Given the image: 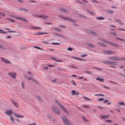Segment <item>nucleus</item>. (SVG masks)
<instances>
[{"mask_svg":"<svg viewBox=\"0 0 125 125\" xmlns=\"http://www.w3.org/2000/svg\"><path fill=\"white\" fill-rule=\"evenodd\" d=\"M98 100L99 101H102L104 100V99L102 98H99L98 99Z\"/></svg>","mask_w":125,"mask_h":125,"instance_id":"44","label":"nucleus"},{"mask_svg":"<svg viewBox=\"0 0 125 125\" xmlns=\"http://www.w3.org/2000/svg\"><path fill=\"white\" fill-rule=\"evenodd\" d=\"M63 121L65 125H71V123L66 118L63 117L62 118Z\"/></svg>","mask_w":125,"mask_h":125,"instance_id":"1","label":"nucleus"},{"mask_svg":"<svg viewBox=\"0 0 125 125\" xmlns=\"http://www.w3.org/2000/svg\"><path fill=\"white\" fill-rule=\"evenodd\" d=\"M76 59H77V60H80V61H85L86 60H85V59H80L79 58H76Z\"/></svg>","mask_w":125,"mask_h":125,"instance_id":"36","label":"nucleus"},{"mask_svg":"<svg viewBox=\"0 0 125 125\" xmlns=\"http://www.w3.org/2000/svg\"><path fill=\"white\" fill-rule=\"evenodd\" d=\"M92 2H93L94 3H96V4L98 3V1L95 0H92Z\"/></svg>","mask_w":125,"mask_h":125,"instance_id":"48","label":"nucleus"},{"mask_svg":"<svg viewBox=\"0 0 125 125\" xmlns=\"http://www.w3.org/2000/svg\"><path fill=\"white\" fill-rule=\"evenodd\" d=\"M32 48H36L39 49H40V48L38 46H32Z\"/></svg>","mask_w":125,"mask_h":125,"instance_id":"32","label":"nucleus"},{"mask_svg":"<svg viewBox=\"0 0 125 125\" xmlns=\"http://www.w3.org/2000/svg\"><path fill=\"white\" fill-rule=\"evenodd\" d=\"M82 0L85 3H87L88 4L89 3L88 2L87 0Z\"/></svg>","mask_w":125,"mask_h":125,"instance_id":"60","label":"nucleus"},{"mask_svg":"<svg viewBox=\"0 0 125 125\" xmlns=\"http://www.w3.org/2000/svg\"><path fill=\"white\" fill-rule=\"evenodd\" d=\"M51 44L53 45H59V43L58 42L54 43L53 42H52Z\"/></svg>","mask_w":125,"mask_h":125,"instance_id":"37","label":"nucleus"},{"mask_svg":"<svg viewBox=\"0 0 125 125\" xmlns=\"http://www.w3.org/2000/svg\"><path fill=\"white\" fill-rule=\"evenodd\" d=\"M5 113L7 115H9L10 114H12V113L11 110H9L6 111Z\"/></svg>","mask_w":125,"mask_h":125,"instance_id":"13","label":"nucleus"},{"mask_svg":"<svg viewBox=\"0 0 125 125\" xmlns=\"http://www.w3.org/2000/svg\"><path fill=\"white\" fill-rule=\"evenodd\" d=\"M113 46H114L115 47H118L119 46V45L117 44H115V43H114V44L113 45Z\"/></svg>","mask_w":125,"mask_h":125,"instance_id":"58","label":"nucleus"},{"mask_svg":"<svg viewBox=\"0 0 125 125\" xmlns=\"http://www.w3.org/2000/svg\"><path fill=\"white\" fill-rule=\"evenodd\" d=\"M109 82L110 83H114L115 84H117V83H114V82L113 81H109Z\"/></svg>","mask_w":125,"mask_h":125,"instance_id":"52","label":"nucleus"},{"mask_svg":"<svg viewBox=\"0 0 125 125\" xmlns=\"http://www.w3.org/2000/svg\"><path fill=\"white\" fill-rule=\"evenodd\" d=\"M95 68L96 69L98 70H101L102 69V68L99 67H96Z\"/></svg>","mask_w":125,"mask_h":125,"instance_id":"51","label":"nucleus"},{"mask_svg":"<svg viewBox=\"0 0 125 125\" xmlns=\"http://www.w3.org/2000/svg\"><path fill=\"white\" fill-rule=\"evenodd\" d=\"M53 28L54 30H56V31H61L60 30V29H58L57 27H54Z\"/></svg>","mask_w":125,"mask_h":125,"instance_id":"34","label":"nucleus"},{"mask_svg":"<svg viewBox=\"0 0 125 125\" xmlns=\"http://www.w3.org/2000/svg\"><path fill=\"white\" fill-rule=\"evenodd\" d=\"M51 81L52 82H56V79H52Z\"/></svg>","mask_w":125,"mask_h":125,"instance_id":"53","label":"nucleus"},{"mask_svg":"<svg viewBox=\"0 0 125 125\" xmlns=\"http://www.w3.org/2000/svg\"><path fill=\"white\" fill-rule=\"evenodd\" d=\"M5 14L3 13V12H0V15L2 16H5Z\"/></svg>","mask_w":125,"mask_h":125,"instance_id":"41","label":"nucleus"},{"mask_svg":"<svg viewBox=\"0 0 125 125\" xmlns=\"http://www.w3.org/2000/svg\"><path fill=\"white\" fill-rule=\"evenodd\" d=\"M10 120H11V122L12 123H14V120L13 119V117L11 115H10Z\"/></svg>","mask_w":125,"mask_h":125,"instance_id":"21","label":"nucleus"},{"mask_svg":"<svg viewBox=\"0 0 125 125\" xmlns=\"http://www.w3.org/2000/svg\"><path fill=\"white\" fill-rule=\"evenodd\" d=\"M8 20L11 21L12 22H14V20H11L10 19H7Z\"/></svg>","mask_w":125,"mask_h":125,"instance_id":"47","label":"nucleus"},{"mask_svg":"<svg viewBox=\"0 0 125 125\" xmlns=\"http://www.w3.org/2000/svg\"><path fill=\"white\" fill-rule=\"evenodd\" d=\"M53 111L57 115H59L60 114L59 110L56 107H53L52 108Z\"/></svg>","mask_w":125,"mask_h":125,"instance_id":"6","label":"nucleus"},{"mask_svg":"<svg viewBox=\"0 0 125 125\" xmlns=\"http://www.w3.org/2000/svg\"><path fill=\"white\" fill-rule=\"evenodd\" d=\"M87 56V55L86 54H81V56L82 57H84Z\"/></svg>","mask_w":125,"mask_h":125,"instance_id":"35","label":"nucleus"},{"mask_svg":"<svg viewBox=\"0 0 125 125\" xmlns=\"http://www.w3.org/2000/svg\"><path fill=\"white\" fill-rule=\"evenodd\" d=\"M101 117L102 119H105L107 118L108 117V116L107 115H103L101 116Z\"/></svg>","mask_w":125,"mask_h":125,"instance_id":"30","label":"nucleus"},{"mask_svg":"<svg viewBox=\"0 0 125 125\" xmlns=\"http://www.w3.org/2000/svg\"><path fill=\"white\" fill-rule=\"evenodd\" d=\"M67 49H68V50L70 51H72V50H73V48H72L70 47H68V48Z\"/></svg>","mask_w":125,"mask_h":125,"instance_id":"38","label":"nucleus"},{"mask_svg":"<svg viewBox=\"0 0 125 125\" xmlns=\"http://www.w3.org/2000/svg\"><path fill=\"white\" fill-rule=\"evenodd\" d=\"M96 79L98 80L100 82H103L104 81V79H103L99 77H97L96 78Z\"/></svg>","mask_w":125,"mask_h":125,"instance_id":"18","label":"nucleus"},{"mask_svg":"<svg viewBox=\"0 0 125 125\" xmlns=\"http://www.w3.org/2000/svg\"><path fill=\"white\" fill-rule=\"evenodd\" d=\"M89 14H91L92 15H95V14L93 12H91V11H89Z\"/></svg>","mask_w":125,"mask_h":125,"instance_id":"49","label":"nucleus"},{"mask_svg":"<svg viewBox=\"0 0 125 125\" xmlns=\"http://www.w3.org/2000/svg\"><path fill=\"white\" fill-rule=\"evenodd\" d=\"M12 104L17 107H18V104L15 101H13L12 102Z\"/></svg>","mask_w":125,"mask_h":125,"instance_id":"19","label":"nucleus"},{"mask_svg":"<svg viewBox=\"0 0 125 125\" xmlns=\"http://www.w3.org/2000/svg\"><path fill=\"white\" fill-rule=\"evenodd\" d=\"M113 46H114L115 47H118L119 46V45L117 44H115V43H114V44L113 45Z\"/></svg>","mask_w":125,"mask_h":125,"instance_id":"57","label":"nucleus"},{"mask_svg":"<svg viewBox=\"0 0 125 125\" xmlns=\"http://www.w3.org/2000/svg\"><path fill=\"white\" fill-rule=\"evenodd\" d=\"M20 10L22 11H24L25 12H27L28 11V10L26 9H20Z\"/></svg>","mask_w":125,"mask_h":125,"instance_id":"39","label":"nucleus"},{"mask_svg":"<svg viewBox=\"0 0 125 125\" xmlns=\"http://www.w3.org/2000/svg\"><path fill=\"white\" fill-rule=\"evenodd\" d=\"M51 59L52 60H54L56 61H61L60 60H57V58L55 57H52Z\"/></svg>","mask_w":125,"mask_h":125,"instance_id":"26","label":"nucleus"},{"mask_svg":"<svg viewBox=\"0 0 125 125\" xmlns=\"http://www.w3.org/2000/svg\"><path fill=\"white\" fill-rule=\"evenodd\" d=\"M11 37V36H6V38L7 39H10Z\"/></svg>","mask_w":125,"mask_h":125,"instance_id":"54","label":"nucleus"},{"mask_svg":"<svg viewBox=\"0 0 125 125\" xmlns=\"http://www.w3.org/2000/svg\"><path fill=\"white\" fill-rule=\"evenodd\" d=\"M91 34H92V35H94L95 36H97V34L96 33L94 32H93L92 31V33Z\"/></svg>","mask_w":125,"mask_h":125,"instance_id":"40","label":"nucleus"},{"mask_svg":"<svg viewBox=\"0 0 125 125\" xmlns=\"http://www.w3.org/2000/svg\"><path fill=\"white\" fill-rule=\"evenodd\" d=\"M70 82L71 83H72L74 85H76V83L74 82V81L73 80H72L70 81Z\"/></svg>","mask_w":125,"mask_h":125,"instance_id":"31","label":"nucleus"},{"mask_svg":"<svg viewBox=\"0 0 125 125\" xmlns=\"http://www.w3.org/2000/svg\"><path fill=\"white\" fill-rule=\"evenodd\" d=\"M111 62H109V61H103L102 62V63H104L105 64H108V65H110L111 64Z\"/></svg>","mask_w":125,"mask_h":125,"instance_id":"14","label":"nucleus"},{"mask_svg":"<svg viewBox=\"0 0 125 125\" xmlns=\"http://www.w3.org/2000/svg\"><path fill=\"white\" fill-rule=\"evenodd\" d=\"M52 34H54V35L57 36H58L59 37L62 38H65V37L64 36L61 34H58L57 33H55L54 32H52Z\"/></svg>","mask_w":125,"mask_h":125,"instance_id":"8","label":"nucleus"},{"mask_svg":"<svg viewBox=\"0 0 125 125\" xmlns=\"http://www.w3.org/2000/svg\"><path fill=\"white\" fill-rule=\"evenodd\" d=\"M87 32L88 33L91 34L92 33V31L90 30H87Z\"/></svg>","mask_w":125,"mask_h":125,"instance_id":"50","label":"nucleus"},{"mask_svg":"<svg viewBox=\"0 0 125 125\" xmlns=\"http://www.w3.org/2000/svg\"><path fill=\"white\" fill-rule=\"evenodd\" d=\"M55 102H56V103L57 104H58L59 105H60V104H61L59 103V102L58 101H55Z\"/></svg>","mask_w":125,"mask_h":125,"instance_id":"59","label":"nucleus"},{"mask_svg":"<svg viewBox=\"0 0 125 125\" xmlns=\"http://www.w3.org/2000/svg\"><path fill=\"white\" fill-rule=\"evenodd\" d=\"M120 60H124L125 61V57H123L121 58H120Z\"/></svg>","mask_w":125,"mask_h":125,"instance_id":"63","label":"nucleus"},{"mask_svg":"<svg viewBox=\"0 0 125 125\" xmlns=\"http://www.w3.org/2000/svg\"><path fill=\"white\" fill-rule=\"evenodd\" d=\"M109 59L110 60L115 61H118L121 59L118 57H111L109 58Z\"/></svg>","mask_w":125,"mask_h":125,"instance_id":"5","label":"nucleus"},{"mask_svg":"<svg viewBox=\"0 0 125 125\" xmlns=\"http://www.w3.org/2000/svg\"><path fill=\"white\" fill-rule=\"evenodd\" d=\"M104 42L106 43H109V42L108 41H107L106 40H105L104 41Z\"/></svg>","mask_w":125,"mask_h":125,"instance_id":"62","label":"nucleus"},{"mask_svg":"<svg viewBox=\"0 0 125 125\" xmlns=\"http://www.w3.org/2000/svg\"><path fill=\"white\" fill-rule=\"evenodd\" d=\"M0 59L2 60V61L6 63L10 64L11 63L10 62L5 59H4L3 58H1Z\"/></svg>","mask_w":125,"mask_h":125,"instance_id":"10","label":"nucleus"},{"mask_svg":"<svg viewBox=\"0 0 125 125\" xmlns=\"http://www.w3.org/2000/svg\"><path fill=\"white\" fill-rule=\"evenodd\" d=\"M118 104H119L121 105H123L124 106L125 105V104L124 103V102H119L118 103Z\"/></svg>","mask_w":125,"mask_h":125,"instance_id":"25","label":"nucleus"},{"mask_svg":"<svg viewBox=\"0 0 125 125\" xmlns=\"http://www.w3.org/2000/svg\"><path fill=\"white\" fill-rule=\"evenodd\" d=\"M115 21L116 22L118 23L120 25H124V24L123 22H122L121 21L117 19H115Z\"/></svg>","mask_w":125,"mask_h":125,"instance_id":"11","label":"nucleus"},{"mask_svg":"<svg viewBox=\"0 0 125 125\" xmlns=\"http://www.w3.org/2000/svg\"><path fill=\"white\" fill-rule=\"evenodd\" d=\"M32 28L34 30H38L39 29H41V28H40L36 27L33 26L32 27Z\"/></svg>","mask_w":125,"mask_h":125,"instance_id":"29","label":"nucleus"},{"mask_svg":"<svg viewBox=\"0 0 125 125\" xmlns=\"http://www.w3.org/2000/svg\"><path fill=\"white\" fill-rule=\"evenodd\" d=\"M107 12L111 14H113L114 13V12L111 10H108Z\"/></svg>","mask_w":125,"mask_h":125,"instance_id":"33","label":"nucleus"},{"mask_svg":"<svg viewBox=\"0 0 125 125\" xmlns=\"http://www.w3.org/2000/svg\"><path fill=\"white\" fill-rule=\"evenodd\" d=\"M62 109L63 111L66 113L67 114L69 113V112L67 111V110L65 109V108L63 106V105H61V104H60L59 105Z\"/></svg>","mask_w":125,"mask_h":125,"instance_id":"9","label":"nucleus"},{"mask_svg":"<svg viewBox=\"0 0 125 125\" xmlns=\"http://www.w3.org/2000/svg\"><path fill=\"white\" fill-rule=\"evenodd\" d=\"M48 33H45L44 32H39L38 34V35H42L43 34H47Z\"/></svg>","mask_w":125,"mask_h":125,"instance_id":"27","label":"nucleus"},{"mask_svg":"<svg viewBox=\"0 0 125 125\" xmlns=\"http://www.w3.org/2000/svg\"><path fill=\"white\" fill-rule=\"evenodd\" d=\"M37 16L39 17L45 19H46L47 18V16L45 15H38Z\"/></svg>","mask_w":125,"mask_h":125,"instance_id":"15","label":"nucleus"},{"mask_svg":"<svg viewBox=\"0 0 125 125\" xmlns=\"http://www.w3.org/2000/svg\"><path fill=\"white\" fill-rule=\"evenodd\" d=\"M103 53L107 55L108 54H113L115 55V53L113 51H103Z\"/></svg>","mask_w":125,"mask_h":125,"instance_id":"3","label":"nucleus"},{"mask_svg":"<svg viewBox=\"0 0 125 125\" xmlns=\"http://www.w3.org/2000/svg\"><path fill=\"white\" fill-rule=\"evenodd\" d=\"M97 43L99 45L101 46L102 47H105L106 46V45H104L103 43L100 42H98Z\"/></svg>","mask_w":125,"mask_h":125,"instance_id":"23","label":"nucleus"},{"mask_svg":"<svg viewBox=\"0 0 125 125\" xmlns=\"http://www.w3.org/2000/svg\"><path fill=\"white\" fill-rule=\"evenodd\" d=\"M87 45L91 48H94L95 47V46L94 45L91 43H87Z\"/></svg>","mask_w":125,"mask_h":125,"instance_id":"20","label":"nucleus"},{"mask_svg":"<svg viewBox=\"0 0 125 125\" xmlns=\"http://www.w3.org/2000/svg\"><path fill=\"white\" fill-rule=\"evenodd\" d=\"M58 9L60 10L61 11L63 12L64 13H67L68 12V11L67 10L64 9L62 8H58Z\"/></svg>","mask_w":125,"mask_h":125,"instance_id":"12","label":"nucleus"},{"mask_svg":"<svg viewBox=\"0 0 125 125\" xmlns=\"http://www.w3.org/2000/svg\"><path fill=\"white\" fill-rule=\"evenodd\" d=\"M76 91L75 90H73L71 92V94L72 95L75 94V93H76Z\"/></svg>","mask_w":125,"mask_h":125,"instance_id":"28","label":"nucleus"},{"mask_svg":"<svg viewBox=\"0 0 125 125\" xmlns=\"http://www.w3.org/2000/svg\"><path fill=\"white\" fill-rule=\"evenodd\" d=\"M8 74L9 76H10L12 78L15 79V76L16 74L15 73H9Z\"/></svg>","mask_w":125,"mask_h":125,"instance_id":"7","label":"nucleus"},{"mask_svg":"<svg viewBox=\"0 0 125 125\" xmlns=\"http://www.w3.org/2000/svg\"><path fill=\"white\" fill-rule=\"evenodd\" d=\"M96 18L97 20H103L104 19V17L99 16L96 17Z\"/></svg>","mask_w":125,"mask_h":125,"instance_id":"16","label":"nucleus"},{"mask_svg":"<svg viewBox=\"0 0 125 125\" xmlns=\"http://www.w3.org/2000/svg\"><path fill=\"white\" fill-rule=\"evenodd\" d=\"M0 48L4 49H5V47L4 46L1 45H0Z\"/></svg>","mask_w":125,"mask_h":125,"instance_id":"43","label":"nucleus"},{"mask_svg":"<svg viewBox=\"0 0 125 125\" xmlns=\"http://www.w3.org/2000/svg\"><path fill=\"white\" fill-rule=\"evenodd\" d=\"M111 8L112 9H117V7H113L112 6L111 7Z\"/></svg>","mask_w":125,"mask_h":125,"instance_id":"61","label":"nucleus"},{"mask_svg":"<svg viewBox=\"0 0 125 125\" xmlns=\"http://www.w3.org/2000/svg\"><path fill=\"white\" fill-rule=\"evenodd\" d=\"M118 29L119 30H120L122 31H125V29H124L122 28H118Z\"/></svg>","mask_w":125,"mask_h":125,"instance_id":"45","label":"nucleus"},{"mask_svg":"<svg viewBox=\"0 0 125 125\" xmlns=\"http://www.w3.org/2000/svg\"><path fill=\"white\" fill-rule=\"evenodd\" d=\"M76 95H79V93L78 92H76V93H75V94Z\"/></svg>","mask_w":125,"mask_h":125,"instance_id":"56","label":"nucleus"},{"mask_svg":"<svg viewBox=\"0 0 125 125\" xmlns=\"http://www.w3.org/2000/svg\"><path fill=\"white\" fill-rule=\"evenodd\" d=\"M94 96H105L104 95V94L102 93H99L98 94H94Z\"/></svg>","mask_w":125,"mask_h":125,"instance_id":"17","label":"nucleus"},{"mask_svg":"<svg viewBox=\"0 0 125 125\" xmlns=\"http://www.w3.org/2000/svg\"><path fill=\"white\" fill-rule=\"evenodd\" d=\"M109 26H111V27H116V26H115L114 25H113V24H109Z\"/></svg>","mask_w":125,"mask_h":125,"instance_id":"42","label":"nucleus"},{"mask_svg":"<svg viewBox=\"0 0 125 125\" xmlns=\"http://www.w3.org/2000/svg\"><path fill=\"white\" fill-rule=\"evenodd\" d=\"M84 100H86L88 101H91L92 100L91 99L88 98L86 97H84Z\"/></svg>","mask_w":125,"mask_h":125,"instance_id":"22","label":"nucleus"},{"mask_svg":"<svg viewBox=\"0 0 125 125\" xmlns=\"http://www.w3.org/2000/svg\"><path fill=\"white\" fill-rule=\"evenodd\" d=\"M43 43L46 44H48V42L46 41H44L43 42Z\"/></svg>","mask_w":125,"mask_h":125,"instance_id":"64","label":"nucleus"},{"mask_svg":"<svg viewBox=\"0 0 125 125\" xmlns=\"http://www.w3.org/2000/svg\"><path fill=\"white\" fill-rule=\"evenodd\" d=\"M63 19L65 20H67L71 22L75 23L76 21L75 20L72 19L71 18L69 17H65L63 16H60Z\"/></svg>","mask_w":125,"mask_h":125,"instance_id":"2","label":"nucleus"},{"mask_svg":"<svg viewBox=\"0 0 125 125\" xmlns=\"http://www.w3.org/2000/svg\"><path fill=\"white\" fill-rule=\"evenodd\" d=\"M12 16L13 18H14L17 19L21 21H23L25 22H27L28 21L27 20L25 19L24 18L21 17H16L14 16Z\"/></svg>","mask_w":125,"mask_h":125,"instance_id":"4","label":"nucleus"},{"mask_svg":"<svg viewBox=\"0 0 125 125\" xmlns=\"http://www.w3.org/2000/svg\"><path fill=\"white\" fill-rule=\"evenodd\" d=\"M14 114L15 116L17 117H19V115H18V114L16 113H14Z\"/></svg>","mask_w":125,"mask_h":125,"instance_id":"46","label":"nucleus"},{"mask_svg":"<svg viewBox=\"0 0 125 125\" xmlns=\"http://www.w3.org/2000/svg\"><path fill=\"white\" fill-rule=\"evenodd\" d=\"M37 98L38 99L39 101H41V100L42 98L41 97L39 96H37Z\"/></svg>","mask_w":125,"mask_h":125,"instance_id":"55","label":"nucleus"},{"mask_svg":"<svg viewBox=\"0 0 125 125\" xmlns=\"http://www.w3.org/2000/svg\"><path fill=\"white\" fill-rule=\"evenodd\" d=\"M110 65H117L118 63L117 62H111Z\"/></svg>","mask_w":125,"mask_h":125,"instance_id":"24","label":"nucleus"}]
</instances>
